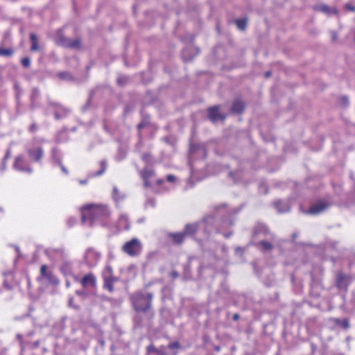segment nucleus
Wrapping results in <instances>:
<instances>
[{"label":"nucleus","instance_id":"1","mask_svg":"<svg viewBox=\"0 0 355 355\" xmlns=\"http://www.w3.org/2000/svg\"><path fill=\"white\" fill-rule=\"evenodd\" d=\"M153 295L151 293H143L137 292L131 297L135 310L137 312L146 313L151 309Z\"/></svg>","mask_w":355,"mask_h":355},{"label":"nucleus","instance_id":"2","mask_svg":"<svg viewBox=\"0 0 355 355\" xmlns=\"http://www.w3.org/2000/svg\"><path fill=\"white\" fill-rule=\"evenodd\" d=\"M107 207L102 205L94 206L89 205L83 208L81 220L83 223H86V218H89V225L92 226L93 221L98 218L107 216Z\"/></svg>","mask_w":355,"mask_h":355},{"label":"nucleus","instance_id":"3","mask_svg":"<svg viewBox=\"0 0 355 355\" xmlns=\"http://www.w3.org/2000/svg\"><path fill=\"white\" fill-rule=\"evenodd\" d=\"M141 246L137 239H132L131 241L126 242L123 246V250L130 256L137 255Z\"/></svg>","mask_w":355,"mask_h":355},{"label":"nucleus","instance_id":"4","mask_svg":"<svg viewBox=\"0 0 355 355\" xmlns=\"http://www.w3.org/2000/svg\"><path fill=\"white\" fill-rule=\"evenodd\" d=\"M208 117L211 122H216L218 120L224 121L226 115L220 112V106L215 105L207 109Z\"/></svg>","mask_w":355,"mask_h":355},{"label":"nucleus","instance_id":"5","mask_svg":"<svg viewBox=\"0 0 355 355\" xmlns=\"http://www.w3.org/2000/svg\"><path fill=\"white\" fill-rule=\"evenodd\" d=\"M351 282V278L343 274V272H338L336 276V286L340 290L347 291V287Z\"/></svg>","mask_w":355,"mask_h":355},{"label":"nucleus","instance_id":"6","mask_svg":"<svg viewBox=\"0 0 355 355\" xmlns=\"http://www.w3.org/2000/svg\"><path fill=\"white\" fill-rule=\"evenodd\" d=\"M199 52L200 50L198 47L189 45L183 49L182 53V58L184 61H190L197 55Z\"/></svg>","mask_w":355,"mask_h":355},{"label":"nucleus","instance_id":"7","mask_svg":"<svg viewBox=\"0 0 355 355\" xmlns=\"http://www.w3.org/2000/svg\"><path fill=\"white\" fill-rule=\"evenodd\" d=\"M80 282L84 288L89 287L94 288L96 285V280L95 276L92 273H89L85 275Z\"/></svg>","mask_w":355,"mask_h":355},{"label":"nucleus","instance_id":"8","mask_svg":"<svg viewBox=\"0 0 355 355\" xmlns=\"http://www.w3.org/2000/svg\"><path fill=\"white\" fill-rule=\"evenodd\" d=\"M47 266L42 265L40 268V273L42 277L45 278L50 284L57 285L59 282L56 277L53 275L52 272L47 271Z\"/></svg>","mask_w":355,"mask_h":355},{"label":"nucleus","instance_id":"9","mask_svg":"<svg viewBox=\"0 0 355 355\" xmlns=\"http://www.w3.org/2000/svg\"><path fill=\"white\" fill-rule=\"evenodd\" d=\"M245 109V104L241 98L235 99L230 107V112L235 114L243 113Z\"/></svg>","mask_w":355,"mask_h":355},{"label":"nucleus","instance_id":"10","mask_svg":"<svg viewBox=\"0 0 355 355\" xmlns=\"http://www.w3.org/2000/svg\"><path fill=\"white\" fill-rule=\"evenodd\" d=\"M328 207H329V205L327 202L320 201V202H318L313 205L310 207L308 213L311 214H314V215L319 214L322 211L325 210Z\"/></svg>","mask_w":355,"mask_h":355},{"label":"nucleus","instance_id":"11","mask_svg":"<svg viewBox=\"0 0 355 355\" xmlns=\"http://www.w3.org/2000/svg\"><path fill=\"white\" fill-rule=\"evenodd\" d=\"M61 263L60 266V271L64 275L72 274V263L67 257L60 260Z\"/></svg>","mask_w":355,"mask_h":355},{"label":"nucleus","instance_id":"12","mask_svg":"<svg viewBox=\"0 0 355 355\" xmlns=\"http://www.w3.org/2000/svg\"><path fill=\"white\" fill-rule=\"evenodd\" d=\"M55 40L57 44L66 48L69 39L64 37L62 31L58 30L55 33Z\"/></svg>","mask_w":355,"mask_h":355},{"label":"nucleus","instance_id":"13","mask_svg":"<svg viewBox=\"0 0 355 355\" xmlns=\"http://www.w3.org/2000/svg\"><path fill=\"white\" fill-rule=\"evenodd\" d=\"M28 153L29 157L36 162L40 161L43 156V150L40 147H38L35 149H29Z\"/></svg>","mask_w":355,"mask_h":355},{"label":"nucleus","instance_id":"14","mask_svg":"<svg viewBox=\"0 0 355 355\" xmlns=\"http://www.w3.org/2000/svg\"><path fill=\"white\" fill-rule=\"evenodd\" d=\"M317 10L325 13L327 15H336L338 12V10L336 8L330 7L325 4L318 6Z\"/></svg>","mask_w":355,"mask_h":355},{"label":"nucleus","instance_id":"15","mask_svg":"<svg viewBox=\"0 0 355 355\" xmlns=\"http://www.w3.org/2000/svg\"><path fill=\"white\" fill-rule=\"evenodd\" d=\"M168 236L173 239L175 244H181L184 241L185 237L183 232L170 233Z\"/></svg>","mask_w":355,"mask_h":355},{"label":"nucleus","instance_id":"16","mask_svg":"<svg viewBox=\"0 0 355 355\" xmlns=\"http://www.w3.org/2000/svg\"><path fill=\"white\" fill-rule=\"evenodd\" d=\"M23 160L21 157H18L16 158L15 162L14 163V167L19 171H27L28 172L31 173L32 171L31 168L29 167L27 168H23L22 164Z\"/></svg>","mask_w":355,"mask_h":355},{"label":"nucleus","instance_id":"17","mask_svg":"<svg viewBox=\"0 0 355 355\" xmlns=\"http://www.w3.org/2000/svg\"><path fill=\"white\" fill-rule=\"evenodd\" d=\"M30 40H31V50L32 51H37L39 50V45H38V42H37V37L36 36L35 34L34 33H31L30 35Z\"/></svg>","mask_w":355,"mask_h":355},{"label":"nucleus","instance_id":"18","mask_svg":"<svg viewBox=\"0 0 355 355\" xmlns=\"http://www.w3.org/2000/svg\"><path fill=\"white\" fill-rule=\"evenodd\" d=\"M104 279V288H107L110 292H112L114 291L113 284L116 281L115 277L112 278H106Z\"/></svg>","mask_w":355,"mask_h":355},{"label":"nucleus","instance_id":"19","mask_svg":"<svg viewBox=\"0 0 355 355\" xmlns=\"http://www.w3.org/2000/svg\"><path fill=\"white\" fill-rule=\"evenodd\" d=\"M197 230V225L196 224H188L185 226L183 231L184 236L193 234Z\"/></svg>","mask_w":355,"mask_h":355},{"label":"nucleus","instance_id":"20","mask_svg":"<svg viewBox=\"0 0 355 355\" xmlns=\"http://www.w3.org/2000/svg\"><path fill=\"white\" fill-rule=\"evenodd\" d=\"M274 206L279 213H283L289 211L290 208L287 205L283 206L281 200H277L274 202Z\"/></svg>","mask_w":355,"mask_h":355},{"label":"nucleus","instance_id":"21","mask_svg":"<svg viewBox=\"0 0 355 355\" xmlns=\"http://www.w3.org/2000/svg\"><path fill=\"white\" fill-rule=\"evenodd\" d=\"M80 44H81L80 39H79V38H76L75 40L69 39L66 48L78 49L80 47Z\"/></svg>","mask_w":355,"mask_h":355},{"label":"nucleus","instance_id":"22","mask_svg":"<svg viewBox=\"0 0 355 355\" xmlns=\"http://www.w3.org/2000/svg\"><path fill=\"white\" fill-rule=\"evenodd\" d=\"M103 279L114 277L112 275V268L110 266H107L103 272Z\"/></svg>","mask_w":355,"mask_h":355},{"label":"nucleus","instance_id":"23","mask_svg":"<svg viewBox=\"0 0 355 355\" xmlns=\"http://www.w3.org/2000/svg\"><path fill=\"white\" fill-rule=\"evenodd\" d=\"M154 175V171L152 170L144 169L141 172V175L143 179H149Z\"/></svg>","mask_w":355,"mask_h":355},{"label":"nucleus","instance_id":"24","mask_svg":"<svg viewBox=\"0 0 355 355\" xmlns=\"http://www.w3.org/2000/svg\"><path fill=\"white\" fill-rule=\"evenodd\" d=\"M13 53V51L10 49L0 48V55L1 56H10Z\"/></svg>","mask_w":355,"mask_h":355},{"label":"nucleus","instance_id":"25","mask_svg":"<svg viewBox=\"0 0 355 355\" xmlns=\"http://www.w3.org/2000/svg\"><path fill=\"white\" fill-rule=\"evenodd\" d=\"M60 79L63 80H73V77L69 72H60L58 74Z\"/></svg>","mask_w":355,"mask_h":355},{"label":"nucleus","instance_id":"26","mask_svg":"<svg viewBox=\"0 0 355 355\" xmlns=\"http://www.w3.org/2000/svg\"><path fill=\"white\" fill-rule=\"evenodd\" d=\"M182 40L185 42L190 43V45H192V43L194 41V35L191 33H186L182 37Z\"/></svg>","mask_w":355,"mask_h":355},{"label":"nucleus","instance_id":"27","mask_svg":"<svg viewBox=\"0 0 355 355\" xmlns=\"http://www.w3.org/2000/svg\"><path fill=\"white\" fill-rule=\"evenodd\" d=\"M53 252L59 257L60 260L67 257L64 250L62 249H55L53 250Z\"/></svg>","mask_w":355,"mask_h":355},{"label":"nucleus","instance_id":"28","mask_svg":"<svg viewBox=\"0 0 355 355\" xmlns=\"http://www.w3.org/2000/svg\"><path fill=\"white\" fill-rule=\"evenodd\" d=\"M260 245L266 250H271L273 248V245L267 241H261Z\"/></svg>","mask_w":355,"mask_h":355},{"label":"nucleus","instance_id":"29","mask_svg":"<svg viewBox=\"0 0 355 355\" xmlns=\"http://www.w3.org/2000/svg\"><path fill=\"white\" fill-rule=\"evenodd\" d=\"M106 166H107L106 162L105 160L101 161V170H99L96 172V175L98 176V175H102L106 169Z\"/></svg>","mask_w":355,"mask_h":355},{"label":"nucleus","instance_id":"30","mask_svg":"<svg viewBox=\"0 0 355 355\" xmlns=\"http://www.w3.org/2000/svg\"><path fill=\"white\" fill-rule=\"evenodd\" d=\"M40 91L37 88H34L33 89L32 95H31V100L33 103L35 101V100L39 96Z\"/></svg>","mask_w":355,"mask_h":355},{"label":"nucleus","instance_id":"31","mask_svg":"<svg viewBox=\"0 0 355 355\" xmlns=\"http://www.w3.org/2000/svg\"><path fill=\"white\" fill-rule=\"evenodd\" d=\"M31 64L30 58L28 57L24 58L21 60V64L25 67H28Z\"/></svg>","mask_w":355,"mask_h":355},{"label":"nucleus","instance_id":"32","mask_svg":"<svg viewBox=\"0 0 355 355\" xmlns=\"http://www.w3.org/2000/svg\"><path fill=\"white\" fill-rule=\"evenodd\" d=\"M147 352L148 353H151V352L158 353L159 352L158 349H157L153 345H149L147 347Z\"/></svg>","mask_w":355,"mask_h":355},{"label":"nucleus","instance_id":"33","mask_svg":"<svg viewBox=\"0 0 355 355\" xmlns=\"http://www.w3.org/2000/svg\"><path fill=\"white\" fill-rule=\"evenodd\" d=\"M264 227L263 225H257L255 227L254 230V235L257 234L260 231L264 230Z\"/></svg>","mask_w":355,"mask_h":355},{"label":"nucleus","instance_id":"34","mask_svg":"<svg viewBox=\"0 0 355 355\" xmlns=\"http://www.w3.org/2000/svg\"><path fill=\"white\" fill-rule=\"evenodd\" d=\"M237 28L240 31H245L247 27V24H236Z\"/></svg>","mask_w":355,"mask_h":355},{"label":"nucleus","instance_id":"35","mask_svg":"<svg viewBox=\"0 0 355 355\" xmlns=\"http://www.w3.org/2000/svg\"><path fill=\"white\" fill-rule=\"evenodd\" d=\"M142 159L144 162L148 163L150 162V155L148 153H145L142 155Z\"/></svg>","mask_w":355,"mask_h":355},{"label":"nucleus","instance_id":"36","mask_svg":"<svg viewBox=\"0 0 355 355\" xmlns=\"http://www.w3.org/2000/svg\"><path fill=\"white\" fill-rule=\"evenodd\" d=\"M170 349L179 348L180 344L178 342H174L168 345Z\"/></svg>","mask_w":355,"mask_h":355},{"label":"nucleus","instance_id":"37","mask_svg":"<svg viewBox=\"0 0 355 355\" xmlns=\"http://www.w3.org/2000/svg\"><path fill=\"white\" fill-rule=\"evenodd\" d=\"M345 8L349 11H355V7L350 4H346L345 6Z\"/></svg>","mask_w":355,"mask_h":355},{"label":"nucleus","instance_id":"38","mask_svg":"<svg viewBox=\"0 0 355 355\" xmlns=\"http://www.w3.org/2000/svg\"><path fill=\"white\" fill-rule=\"evenodd\" d=\"M166 180L168 182H173L175 180V177L173 175H168L166 177Z\"/></svg>","mask_w":355,"mask_h":355},{"label":"nucleus","instance_id":"39","mask_svg":"<svg viewBox=\"0 0 355 355\" xmlns=\"http://www.w3.org/2000/svg\"><path fill=\"white\" fill-rule=\"evenodd\" d=\"M76 295L83 297H85L87 295L86 293L84 291H76Z\"/></svg>","mask_w":355,"mask_h":355},{"label":"nucleus","instance_id":"40","mask_svg":"<svg viewBox=\"0 0 355 355\" xmlns=\"http://www.w3.org/2000/svg\"><path fill=\"white\" fill-rule=\"evenodd\" d=\"M117 82L120 85H123L126 83V79L125 78H119Z\"/></svg>","mask_w":355,"mask_h":355},{"label":"nucleus","instance_id":"41","mask_svg":"<svg viewBox=\"0 0 355 355\" xmlns=\"http://www.w3.org/2000/svg\"><path fill=\"white\" fill-rule=\"evenodd\" d=\"M338 39V35L335 31L331 32V40L332 42H336Z\"/></svg>","mask_w":355,"mask_h":355},{"label":"nucleus","instance_id":"42","mask_svg":"<svg viewBox=\"0 0 355 355\" xmlns=\"http://www.w3.org/2000/svg\"><path fill=\"white\" fill-rule=\"evenodd\" d=\"M342 324L345 329H348L349 327V324L347 320L343 321Z\"/></svg>","mask_w":355,"mask_h":355},{"label":"nucleus","instance_id":"43","mask_svg":"<svg viewBox=\"0 0 355 355\" xmlns=\"http://www.w3.org/2000/svg\"><path fill=\"white\" fill-rule=\"evenodd\" d=\"M248 19L243 18V19H237L234 21V22L239 23V22H247Z\"/></svg>","mask_w":355,"mask_h":355},{"label":"nucleus","instance_id":"44","mask_svg":"<svg viewBox=\"0 0 355 355\" xmlns=\"http://www.w3.org/2000/svg\"><path fill=\"white\" fill-rule=\"evenodd\" d=\"M171 277H172L173 278H174V279H175V278H176V277H178V272L177 271H173V272H171Z\"/></svg>","mask_w":355,"mask_h":355},{"label":"nucleus","instance_id":"45","mask_svg":"<svg viewBox=\"0 0 355 355\" xmlns=\"http://www.w3.org/2000/svg\"><path fill=\"white\" fill-rule=\"evenodd\" d=\"M239 318H240V315H239V313H234L233 317H232V319L234 320H238L239 319Z\"/></svg>","mask_w":355,"mask_h":355},{"label":"nucleus","instance_id":"46","mask_svg":"<svg viewBox=\"0 0 355 355\" xmlns=\"http://www.w3.org/2000/svg\"><path fill=\"white\" fill-rule=\"evenodd\" d=\"M144 180V185L146 187H148L150 186V182L148 179H143Z\"/></svg>","mask_w":355,"mask_h":355},{"label":"nucleus","instance_id":"47","mask_svg":"<svg viewBox=\"0 0 355 355\" xmlns=\"http://www.w3.org/2000/svg\"><path fill=\"white\" fill-rule=\"evenodd\" d=\"M135 322L139 324L141 322V318L139 316H136L135 318Z\"/></svg>","mask_w":355,"mask_h":355},{"label":"nucleus","instance_id":"48","mask_svg":"<svg viewBox=\"0 0 355 355\" xmlns=\"http://www.w3.org/2000/svg\"><path fill=\"white\" fill-rule=\"evenodd\" d=\"M10 149H8L6 152L4 159H8L10 157Z\"/></svg>","mask_w":355,"mask_h":355},{"label":"nucleus","instance_id":"49","mask_svg":"<svg viewBox=\"0 0 355 355\" xmlns=\"http://www.w3.org/2000/svg\"><path fill=\"white\" fill-rule=\"evenodd\" d=\"M235 250L237 253L241 252L242 254L243 252V249L241 247H237Z\"/></svg>","mask_w":355,"mask_h":355},{"label":"nucleus","instance_id":"50","mask_svg":"<svg viewBox=\"0 0 355 355\" xmlns=\"http://www.w3.org/2000/svg\"><path fill=\"white\" fill-rule=\"evenodd\" d=\"M270 76H271V72H270V71H266V72L265 73V76H266V78H269V77H270Z\"/></svg>","mask_w":355,"mask_h":355},{"label":"nucleus","instance_id":"51","mask_svg":"<svg viewBox=\"0 0 355 355\" xmlns=\"http://www.w3.org/2000/svg\"><path fill=\"white\" fill-rule=\"evenodd\" d=\"M55 117L56 119H60L61 118V116H60V114H58V112H55Z\"/></svg>","mask_w":355,"mask_h":355},{"label":"nucleus","instance_id":"52","mask_svg":"<svg viewBox=\"0 0 355 355\" xmlns=\"http://www.w3.org/2000/svg\"><path fill=\"white\" fill-rule=\"evenodd\" d=\"M113 192H114V196H116V195L118 193V189L116 187L114 188Z\"/></svg>","mask_w":355,"mask_h":355},{"label":"nucleus","instance_id":"53","mask_svg":"<svg viewBox=\"0 0 355 355\" xmlns=\"http://www.w3.org/2000/svg\"><path fill=\"white\" fill-rule=\"evenodd\" d=\"M73 298H70V300L69 301V305L70 306H73Z\"/></svg>","mask_w":355,"mask_h":355},{"label":"nucleus","instance_id":"54","mask_svg":"<svg viewBox=\"0 0 355 355\" xmlns=\"http://www.w3.org/2000/svg\"><path fill=\"white\" fill-rule=\"evenodd\" d=\"M36 128V126L35 125H32L30 128L31 131H34Z\"/></svg>","mask_w":355,"mask_h":355},{"label":"nucleus","instance_id":"55","mask_svg":"<svg viewBox=\"0 0 355 355\" xmlns=\"http://www.w3.org/2000/svg\"><path fill=\"white\" fill-rule=\"evenodd\" d=\"M162 183H163V180H161V179H160V180H158L157 181V184H159V185L162 184Z\"/></svg>","mask_w":355,"mask_h":355},{"label":"nucleus","instance_id":"56","mask_svg":"<svg viewBox=\"0 0 355 355\" xmlns=\"http://www.w3.org/2000/svg\"><path fill=\"white\" fill-rule=\"evenodd\" d=\"M4 286H5L7 289H10V286L7 284V282H4Z\"/></svg>","mask_w":355,"mask_h":355},{"label":"nucleus","instance_id":"57","mask_svg":"<svg viewBox=\"0 0 355 355\" xmlns=\"http://www.w3.org/2000/svg\"><path fill=\"white\" fill-rule=\"evenodd\" d=\"M55 153H56V150L54 148V149H53V150H52V155H53V157H55Z\"/></svg>","mask_w":355,"mask_h":355},{"label":"nucleus","instance_id":"58","mask_svg":"<svg viewBox=\"0 0 355 355\" xmlns=\"http://www.w3.org/2000/svg\"><path fill=\"white\" fill-rule=\"evenodd\" d=\"M66 286H67V287H69L71 286V284H70L69 281H67L66 282Z\"/></svg>","mask_w":355,"mask_h":355},{"label":"nucleus","instance_id":"59","mask_svg":"<svg viewBox=\"0 0 355 355\" xmlns=\"http://www.w3.org/2000/svg\"><path fill=\"white\" fill-rule=\"evenodd\" d=\"M62 170L65 173H67V169L64 168V166H62Z\"/></svg>","mask_w":355,"mask_h":355},{"label":"nucleus","instance_id":"60","mask_svg":"<svg viewBox=\"0 0 355 355\" xmlns=\"http://www.w3.org/2000/svg\"><path fill=\"white\" fill-rule=\"evenodd\" d=\"M143 127H144V124H143V123H140V124H139V125H138V128H139V129H141V128H142Z\"/></svg>","mask_w":355,"mask_h":355},{"label":"nucleus","instance_id":"61","mask_svg":"<svg viewBox=\"0 0 355 355\" xmlns=\"http://www.w3.org/2000/svg\"><path fill=\"white\" fill-rule=\"evenodd\" d=\"M210 219H212V218H211V216H209V217H207V218L205 219V221H208V220H210Z\"/></svg>","mask_w":355,"mask_h":355},{"label":"nucleus","instance_id":"62","mask_svg":"<svg viewBox=\"0 0 355 355\" xmlns=\"http://www.w3.org/2000/svg\"><path fill=\"white\" fill-rule=\"evenodd\" d=\"M34 345H35V347H38V345H39V341L35 342V344H34Z\"/></svg>","mask_w":355,"mask_h":355},{"label":"nucleus","instance_id":"63","mask_svg":"<svg viewBox=\"0 0 355 355\" xmlns=\"http://www.w3.org/2000/svg\"><path fill=\"white\" fill-rule=\"evenodd\" d=\"M296 236H297V234H296L295 233H294V234H293V239H295V238H296Z\"/></svg>","mask_w":355,"mask_h":355},{"label":"nucleus","instance_id":"64","mask_svg":"<svg viewBox=\"0 0 355 355\" xmlns=\"http://www.w3.org/2000/svg\"><path fill=\"white\" fill-rule=\"evenodd\" d=\"M80 182L81 184H85V183H86V181H85V180H84V181L81 180Z\"/></svg>","mask_w":355,"mask_h":355}]
</instances>
